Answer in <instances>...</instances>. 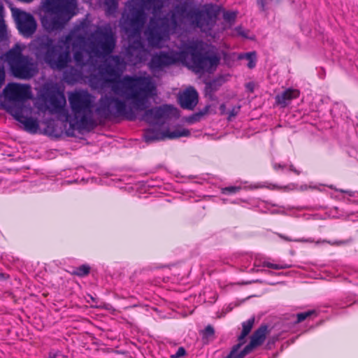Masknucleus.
<instances>
[{
    "instance_id": "25",
    "label": "nucleus",
    "mask_w": 358,
    "mask_h": 358,
    "mask_svg": "<svg viewBox=\"0 0 358 358\" xmlns=\"http://www.w3.org/2000/svg\"><path fill=\"white\" fill-rule=\"evenodd\" d=\"M239 58L240 59L244 58L248 61L247 66L249 69H252L255 67L256 62H257L255 52H247L245 55H243V56H240Z\"/></svg>"
},
{
    "instance_id": "2",
    "label": "nucleus",
    "mask_w": 358,
    "mask_h": 358,
    "mask_svg": "<svg viewBox=\"0 0 358 358\" xmlns=\"http://www.w3.org/2000/svg\"><path fill=\"white\" fill-rule=\"evenodd\" d=\"M201 41H192L183 45L179 51L171 53L161 51L154 54L148 64L152 71H159L164 68L181 62L189 66L196 73H210L220 63V57L215 55H208L203 53Z\"/></svg>"
},
{
    "instance_id": "24",
    "label": "nucleus",
    "mask_w": 358,
    "mask_h": 358,
    "mask_svg": "<svg viewBox=\"0 0 358 358\" xmlns=\"http://www.w3.org/2000/svg\"><path fill=\"white\" fill-rule=\"evenodd\" d=\"M73 59L77 66L82 69L86 65L85 55L82 50H77L73 52Z\"/></svg>"
},
{
    "instance_id": "44",
    "label": "nucleus",
    "mask_w": 358,
    "mask_h": 358,
    "mask_svg": "<svg viewBox=\"0 0 358 358\" xmlns=\"http://www.w3.org/2000/svg\"><path fill=\"white\" fill-rule=\"evenodd\" d=\"M281 237H282V238H284L285 240H286V241H290V239H289L288 238H285V237H284V236H281Z\"/></svg>"
},
{
    "instance_id": "13",
    "label": "nucleus",
    "mask_w": 358,
    "mask_h": 358,
    "mask_svg": "<svg viewBox=\"0 0 358 358\" xmlns=\"http://www.w3.org/2000/svg\"><path fill=\"white\" fill-rule=\"evenodd\" d=\"M268 332L266 324L261 325L252 334L250 343L241 351L238 358H244L264 342Z\"/></svg>"
},
{
    "instance_id": "41",
    "label": "nucleus",
    "mask_w": 358,
    "mask_h": 358,
    "mask_svg": "<svg viewBox=\"0 0 358 358\" xmlns=\"http://www.w3.org/2000/svg\"><path fill=\"white\" fill-rule=\"evenodd\" d=\"M236 113H236V112H234V110H231V111L230 112V115H229V116H230V117L235 116V115H236Z\"/></svg>"
},
{
    "instance_id": "37",
    "label": "nucleus",
    "mask_w": 358,
    "mask_h": 358,
    "mask_svg": "<svg viewBox=\"0 0 358 358\" xmlns=\"http://www.w3.org/2000/svg\"><path fill=\"white\" fill-rule=\"evenodd\" d=\"M287 167V165L285 164H279V163H273V168L275 170V171H278V170H284L285 168Z\"/></svg>"
},
{
    "instance_id": "14",
    "label": "nucleus",
    "mask_w": 358,
    "mask_h": 358,
    "mask_svg": "<svg viewBox=\"0 0 358 358\" xmlns=\"http://www.w3.org/2000/svg\"><path fill=\"white\" fill-rule=\"evenodd\" d=\"M147 50L141 40H136L131 43L127 50L128 61L133 65H136L145 60Z\"/></svg>"
},
{
    "instance_id": "26",
    "label": "nucleus",
    "mask_w": 358,
    "mask_h": 358,
    "mask_svg": "<svg viewBox=\"0 0 358 358\" xmlns=\"http://www.w3.org/2000/svg\"><path fill=\"white\" fill-rule=\"evenodd\" d=\"M6 34V25L3 20V6L0 1V39L5 38Z\"/></svg>"
},
{
    "instance_id": "21",
    "label": "nucleus",
    "mask_w": 358,
    "mask_h": 358,
    "mask_svg": "<svg viewBox=\"0 0 358 358\" xmlns=\"http://www.w3.org/2000/svg\"><path fill=\"white\" fill-rule=\"evenodd\" d=\"M200 334L201 336L202 343L204 345L208 344L210 342L213 341L215 336V329L210 324L207 325L204 329L200 331Z\"/></svg>"
},
{
    "instance_id": "9",
    "label": "nucleus",
    "mask_w": 358,
    "mask_h": 358,
    "mask_svg": "<svg viewBox=\"0 0 358 358\" xmlns=\"http://www.w3.org/2000/svg\"><path fill=\"white\" fill-rule=\"evenodd\" d=\"M11 11L19 33L24 38L31 37L37 28L34 17L31 13L17 8H13Z\"/></svg>"
},
{
    "instance_id": "27",
    "label": "nucleus",
    "mask_w": 358,
    "mask_h": 358,
    "mask_svg": "<svg viewBox=\"0 0 358 358\" xmlns=\"http://www.w3.org/2000/svg\"><path fill=\"white\" fill-rule=\"evenodd\" d=\"M120 0H105L104 4L106 7L107 12L113 13L116 12L118 8L119 1Z\"/></svg>"
},
{
    "instance_id": "6",
    "label": "nucleus",
    "mask_w": 358,
    "mask_h": 358,
    "mask_svg": "<svg viewBox=\"0 0 358 358\" xmlns=\"http://www.w3.org/2000/svg\"><path fill=\"white\" fill-rule=\"evenodd\" d=\"M46 9L49 13L46 19L48 28L61 30L77 14V0H52L47 2Z\"/></svg>"
},
{
    "instance_id": "39",
    "label": "nucleus",
    "mask_w": 358,
    "mask_h": 358,
    "mask_svg": "<svg viewBox=\"0 0 358 358\" xmlns=\"http://www.w3.org/2000/svg\"><path fill=\"white\" fill-rule=\"evenodd\" d=\"M235 30H236V31L238 35L245 36V35L244 34V31H243V30L241 27H236Z\"/></svg>"
},
{
    "instance_id": "10",
    "label": "nucleus",
    "mask_w": 358,
    "mask_h": 358,
    "mask_svg": "<svg viewBox=\"0 0 358 358\" xmlns=\"http://www.w3.org/2000/svg\"><path fill=\"white\" fill-rule=\"evenodd\" d=\"M157 94L150 97L149 99L154 98ZM150 103V100L147 103L146 108L143 109L144 113L143 115V120L148 123L158 124L159 122L163 123L165 120L169 118L172 115H176L178 110L171 105H162L160 106L153 107L152 108L147 109ZM134 108L138 110V109ZM143 111V110H139Z\"/></svg>"
},
{
    "instance_id": "35",
    "label": "nucleus",
    "mask_w": 358,
    "mask_h": 358,
    "mask_svg": "<svg viewBox=\"0 0 358 358\" xmlns=\"http://www.w3.org/2000/svg\"><path fill=\"white\" fill-rule=\"evenodd\" d=\"M268 0H257V5L262 11L265 12L266 10V6L268 3Z\"/></svg>"
},
{
    "instance_id": "34",
    "label": "nucleus",
    "mask_w": 358,
    "mask_h": 358,
    "mask_svg": "<svg viewBox=\"0 0 358 358\" xmlns=\"http://www.w3.org/2000/svg\"><path fill=\"white\" fill-rule=\"evenodd\" d=\"M187 352H186V350L185 349V348L183 347H180L178 350L176 351V352L173 355H171L170 356L171 358H180L182 357H184L185 355H186Z\"/></svg>"
},
{
    "instance_id": "4",
    "label": "nucleus",
    "mask_w": 358,
    "mask_h": 358,
    "mask_svg": "<svg viewBox=\"0 0 358 358\" xmlns=\"http://www.w3.org/2000/svg\"><path fill=\"white\" fill-rule=\"evenodd\" d=\"M156 0H142L141 2L129 3L122 13L121 24L124 31L131 36L141 34L147 21L145 9H150Z\"/></svg>"
},
{
    "instance_id": "46",
    "label": "nucleus",
    "mask_w": 358,
    "mask_h": 358,
    "mask_svg": "<svg viewBox=\"0 0 358 358\" xmlns=\"http://www.w3.org/2000/svg\"><path fill=\"white\" fill-rule=\"evenodd\" d=\"M221 108H222V109H224V104H222V105L221 106Z\"/></svg>"
},
{
    "instance_id": "18",
    "label": "nucleus",
    "mask_w": 358,
    "mask_h": 358,
    "mask_svg": "<svg viewBox=\"0 0 358 358\" xmlns=\"http://www.w3.org/2000/svg\"><path fill=\"white\" fill-rule=\"evenodd\" d=\"M299 95V90L293 88H287L281 94L275 96V103L281 108H285L293 99H297Z\"/></svg>"
},
{
    "instance_id": "5",
    "label": "nucleus",
    "mask_w": 358,
    "mask_h": 358,
    "mask_svg": "<svg viewBox=\"0 0 358 358\" xmlns=\"http://www.w3.org/2000/svg\"><path fill=\"white\" fill-rule=\"evenodd\" d=\"M5 57L10 71L15 78L29 80L38 72L37 63L32 57L23 54V48L18 43L10 49Z\"/></svg>"
},
{
    "instance_id": "23",
    "label": "nucleus",
    "mask_w": 358,
    "mask_h": 358,
    "mask_svg": "<svg viewBox=\"0 0 358 358\" xmlns=\"http://www.w3.org/2000/svg\"><path fill=\"white\" fill-rule=\"evenodd\" d=\"M294 316L296 317V320L294 322L298 324L311 317H316L317 316V313L315 310H309L306 312L299 313Z\"/></svg>"
},
{
    "instance_id": "3",
    "label": "nucleus",
    "mask_w": 358,
    "mask_h": 358,
    "mask_svg": "<svg viewBox=\"0 0 358 358\" xmlns=\"http://www.w3.org/2000/svg\"><path fill=\"white\" fill-rule=\"evenodd\" d=\"M73 40L72 47L74 49L82 48L86 43L85 37L82 34H76L74 31L60 38L57 45L53 43L51 38L43 37L38 39L36 45L37 55L41 56L52 69L63 70L71 61L70 43Z\"/></svg>"
},
{
    "instance_id": "42",
    "label": "nucleus",
    "mask_w": 358,
    "mask_h": 358,
    "mask_svg": "<svg viewBox=\"0 0 358 358\" xmlns=\"http://www.w3.org/2000/svg\"><path fill=\"white\" fill-rule=\"evenodd\" d=\"M213 83L208 84L207 86H206V90H208V88H212L213 87Z\"/></svg>"
},
{
    "instance_id": "31",
    "label": "nucleus",
    "mask_w": 358,
    "mask_h": 358,
    "mask_svg": "<svg viewBox=\"0 0 358 358\" xmlns=\"http://www.w3.org/2000/svg\"><path fill=\"white\" fill-rule=\"evenodd\" d=\"M159 27L162 29L163 34L164 36H167L169 34L170 31V24L169 20L167 17H163L161 19L160 23L159 24Z\"/></svg>"
},
{
    "instance_id": "19",
    "label": "nucleus",
    "mask_w": 358,
    "mask_h": 358,
    "mask_svg": "<svg viewBox=\"0 0 358 358\" xmlns=\"http://www.w3.org/2000/svg\"><path fill=\"white\" fill-rule=\"evenodd\" d=\"M64 78L66 83L74 84L81 80L82 72L80 70L71 66L64 71Z\"/></svg>"
},
{
    "instance_id": "45",
    "label": "nucleus",
    "mask_w": 358,
    "mask_h": 358,
    "mask_svg": "<svg viewBox=\"0 0 358 358\" xmlns=\"http://www.w3.org/2000/svg\"><path fill=\"white\" fill-rule=\"evenodd\" d=\"M221 108H222V109H224V104H222V105L221 106Z\"/></svg>"
},
{
    "instance_id": "38",
    "label": "nucleus",
    "mask_w": 358,
    "mask_h": 358,
    "mask_svg": "<svg viewBox=\"0 0 358 358\" xmlns=\"http://www.w3.org/2000/svg\"><path fill=\"white\" fill-rule=\"evenodd\" d=\"M289 170L293 173H294L296 175L299 176L301 173V171L298 169H296L293 164H289L288 166Z\"/></svg>"
},
{
    "instance_id": "12",
    "label": "nucleus",
    "mask_w": 358,
    "mask_h": 358,
    "mask_svg": "<svg viewBox=\"0 0 358 358\" xmlns=\"http://www.w3.org/2000/svg\"><path fill=\"white\" fill-rule=\"evenodd\" d=\"M116 39L110 31H101L96 38L97 47L101 50L94 49V52L96 55L108 56L110 55L115 49Z\"/></svg>"
},
{
    "instance_id": "7",
    "label": "nucleus",
    "mask_w": 358,
    "mask_h": 358,
    "mask_svg": "<svg viewBox=\"0 0 358 358\" xmlns=\"http://www.w3.org/2000/svg\"><path fill=\"white\" fill-rule=\"evenodd\" d=\"M178 12L181 15L185 14V17L192 26L199 28L201 31L206 34L212 31L216 23V15L207 10L192 9L187 10L186 6H182L178 8Z\"/></svg>"
},
{
    "instance_id": "29",
    "label": "nucleus",
    "mask_w": 358,
    "mask_h": 358,
    "mask_svg": "<svg viewBox=\"0 0 358 358\" xmlns=\"http://www.w3.org/2000/svg\"><path fill=\"white\" fill-rule=\"evenodd\" d=\"M262 266L275 270L285 269L290 267V265L287 264H273L268 262H264Z\"/></svg>"
},
{
    "instance_id": "40",
    "label": "nucleus",
    "mask_w": 358,
    "mask_h": 358,
    "mask_svg": "<svg viewBox=\"0 0 358 358\" xmlns=\"http://www.w3.org/2000/svg\"><path fill=\"white\" fill-rule=\"evenodd\" d=\"M171 23L174 25V26H176L177 25V20H176V15L174 13L172 14L171 17Z\"/></svg>"
},
{
    "instance_id": "1",
    "label": "nucleus",
    "mask_w": 358,
    "mask_h": 358,
    "mask_svg": "<svg viewBox=\"0 0 358 358\" xmlns=\"http://www.w3.org/2000/svg\"><path fill=\"white\" fill-rule=\"evenodd\" d=\"M109 58L114 65L107 63L99 69L101 86L109 85L113 94L124 100L106 94L101 96L94 108V99L90 93L86 90L75 91L69 94L71 115L57 99L52 98V106L60 120L69 123V130L94 129L97 126L94 113L100 122L120 116L134 120L136 116L131 109L127 108L126 101H130L136 108L143 110L149 99L156 94V85L151 77L126 75L121 78L127 65L124 58L120 55H110Z\"/></svg>"
},
{
    "instance_id": "8",
    "label": "nucleus",
    "mask_w": 358,
    "mask_h": 358,
    "mask_svg": "<svg viewBox=\"0 0 358 358\" xmlns=\"http://www.w3.org/2000/svg\"><path fill=\"white\" fill-rule=\"evenodd\" d=\"M4 94L12 103L8 108L10 113L11 107H22L23 110L24 102L31 96V87L27 84L10 83L4 89Z\"/></svg>"
},
{
    "instance_id": "28",
    "label": "nucleus",
    "mask_w": 358,
    "mask_h": 358,
    "mask_svg": "<svg viewBox=\"0 0 358 358\" xmlns=\"http://www.w3.org/2000/svg\"><path fill=\"white\" fill-rule=\"evenodd\" d=\"M208 107L206 106L203 110L196 113L193 114L192 115H191L188 118V122L189 123L192 124V123L199 121L201 119V117L208 113Z\"/></svg>"
},
{
    "instance_id": "43",
    "label": "nucleus",
    "mask_w": 358,
    "mask_h": 358,
    "mask_svg": "<svg viewBox=\"0 0 358 358\" xmlns=\"http://www.w3.org/2000/svg\"><path fill=\"white\" fill-rule=\"evenodd\" d=\"M302 242H313V241L310 240H301Z\"/></svg>"
},
{
    "instance_id": "47",
    "label": "nucleus",
    "mask_w": 358,
    "mask_h": 358,
    "mask_svg": "<svg viewBox=\"0 0 358 358\" xmlns=\"http://www.w3.org/2000/svg\"><path fill=\"white\" fill-rule=\"evenodd\" d=\"M250 85H252V84H251V83H248V84L247 85L248 87H249V86H250Z\"/></svg>"
},
{
    "instance_id": "33",
    "label": "nucleus",
    "mask_w": 358,
    "mask_h": 358,
    "mask_svg": "<svg viewBox=\"0 0 358 358\" xmlns=\"http://www.w3.org/2000/svg\"><path fill=\"white\" fill-rule=\"evenodd\" d=\"M240 345H235L232 347L229 354L225 358H238L241 352H238Z\"/></svg>"
},
{
    "instance_id": "17",
    "label": "nucleus",
    "mask_w": 358,
    "mask_h": 358,
    "mask_svg": "<svg viewBox=\"0 0 358 358\" xmlns=\"http://www.w3.org/2000/svg\"><path fill=\"white\" fill-rule=\"evenodd\" d=\"M199 95L194 87L187 88L179 96L180 106L184 109L193 110L198 103Z\"/></svg>"
},
{
    "instance_id": "22",
    "label": "nucleus",
    "mask_w": 358,
    "mask_h": 358,
    "mask_svg": "<svg viewBox=\"0 0 358 358\" xmlns=\"http://www.w3.org/2000/svg\"><path fill=\"white\" fill-rule=\"evenodd\" d=\"M91 268L88 264H83L78 267H74L69 272L73 275L78 277L87 276L90 272Z\"/></svg>"
},
{
    "instance_id": "15",
    "label": "nucleus",
    "mask_w": 358,
    "mask_h": 358,
    "mask_svg": "<svg viewBox=\"0 0 358 358\" xmlns=\"http://www.w3.org/2000/svg\"><path fill=\"white\" fill-rule=\"evenodd\" d=\"M22 110V107H11L10 108V114L14 117V118L22 123L24 129L31 133L36 134L39 129V124L36 119H34L31 117H26L23 115Z\"/></svg>"
},
{
    "instance_id": "20",
    "label": "nucleus",
    "mask_w": 358,
    "mask_h": 358,
    "mask_svg": "<svg viewBox=\"0 0 358 358\" xmlns=\"http://www.w3.org/2000/svg\"><path fill=\"white\" fill-rule=\"evenodd\" d=\"M255 323V318L251 317L247 321L242 323V331L241 335L238 337V343L240 348L245 343V337L249 334Z\"/></svg>"
},
{
    "instance_id": "16",
    "label": "nucleus",
    "mask_w": 358,
    "mask_h": 358,
    "mask_svg": "<svg viewBox=\"0 0 358 358\" xmlns=\"http://www.w3.org/2000/svg\"><path fill=\"white\" fill-rule=\"evenodd\" d=\"M145 34L149 44L153 47H158L165 36L162 29L159 27V23L153 20H151Z\"/></svg>"
},
{
    "instance_id": "36",
    "label": "nucleus",
    "mask_w": 358,
    "mask_h": 358,
    "mask_svg": "<svg viewBox=\"0 0 358 358\" xmlns=\"http://www.w3.org/2000/svg\"><path fill=\"white\" fill-rule=\"evenodd\" d=\"M328 243L332 245H343V244H345L346 243L345 241H334V242H330V241H317V243Z\"/></svg>"
},
{
    "instance_id": "11",
    "label": "nucleus",
    "mask_w": 358,
    "mask_h": 358,
    "mask_svg": "<svg viewBox=\"0 0 358 358\" xmlns=\"http://www.w3.org/2000/svg\"><path fill=\"white\" fill-rule=\"evenodd\" d=\"M190 131L187 129L180 128L173 131H160L159 129L150 128L144 131L143 138L146 143H152L155 141L163 140L166 138L173 139L182 136H189Z\"/></svg>"
},
{
    "instance_id": "30",
    "label": "nucleus",
    "mask_w": 358,
    "mask_h": 358,
    "mask_svg": "<svg viewBox=\"0 0 358 358\" xmlns=\"http://www.w3.org/2000/svg\"><path fill=\"white\" fill-rule=\"evenodd\" d=\"M238 12L236 11H225L223 13L224 20L230 25L233 24L236 20Z\"/></svg>"
},
{
    "instance_id": "32",
    "label": "nucleus",
    "mask_w": 358,
    "mask_h": 358,
    "mask_svg": "<svg viewBox=\"0 0 358 358\" xmlns=\"http://www.w3.org/2000/svg\"><path fill=\"white\" fill-rule=\"evenodd\" d=\"M241 190V187L229 186L221 189V193L223 194H234Z\"/></svg>"
}]
</instances>
